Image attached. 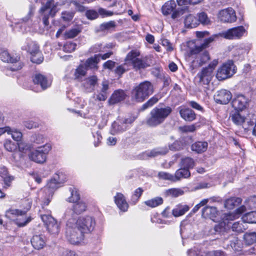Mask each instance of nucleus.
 <instances>
[{"label":"nucleus","mask_w":256,"mask_h":256,"mask_svg":"<svg viewBox=\"0 0 256 256\" xmlns=\"http://www.w3.org/2000/svg\"><path fill=\"white\" fill-rule=\"evenodd\" d=\"M65 236L66 239L72 244H78L82 242L85 234L78 226L75 219L66 220Z\"/></svg>","instance_id":"f257e3e1"},{"label":"nucleus","mask_w":256,"mask_h":256,"mask_svg":"<svg viewBox=\"0 0 256 256\" xmlns=\"http://www.w3.org/2000/svg\"><path fill=\"white\" fill-rule=\"evenodd\" d=\"M172 112L170 106L156 107L153 108L147 118L146 124L151 127H156L163 123Z\"/></svg>","instance_id":"f03ea898"},{"label":"nucleus","mask_w":256,"mask_h":256,"mask_svg":"<svg viewBox=\"0 0 256 256\" xmlns=\"http://www.w3.org/2000/svg\"><path fill=\"white\" fill-rule=\"evenodd\" d=\"M154 91V86L150 82H143L132 89V99L136 102H142L152 94Z\"/></svg>","instance_id":"7ed1b4c3"},{"label":"nucleus","mask_w":256,"mask_h":256,"mask_svg":"<svg viewBox=\"0 0 256 256\" xmlns=\"http://www.w3.org/2000/svg\"><path fill=\"white\" fill-rule=\"evenodd\" d=\"M42 209L44 213H42V210H40L41 219L46 226L47 230L50 234L56 236L60 232V224L50 215V210H45L44 207Z\"/></svg>","instance_id":"20e7f679"},{"label":"nucleus","mask_w":256,"mask_h":256,"mask_svg":"<svg viewBox=\"0 0 256 256\" xmlns=\"http://www.w3.org/2000/svg\"><path fill=\"white\" fill-rule=\"evenodd\" d=\"M218 64V60H214L207 67L202 68L196 75L199 79V82L202 84H208L213 78L214 70Z\"/></svg>","instance_id":"39448f33"},{"label":"nucleus","mask_w":256,"mask_h":256,"mask_svg":"<svg viewBox=\"0 0 256 256\" xmlns=\"http://www.w3.org/2000/svg\"><path fill=\"white\" fill-rule=\"evenodd\" d=\"M58 12L57 3L54 0H50L46 2L40 9V12L42 16V22L44 26H48L49 24L48 19L50 17H54Z\"/></svg>","instance_id":"423d86ee"},{"label":"nucleus","mask_w":256,"mask_h":256,"mask_svg":"<svg viewBox=\"0 0 256 256\" xmlns=\"http://www.w3.org/2000/svg\"><path fill=\"white\" fill-rule=\"evenodd\" d=\"M50 150V144H46L32 151L28 154L29 158L35 162L44 164L46 162L47 155Z\"/></svg>","instance_id":"0eeeda50"},{"label":"nucleus","mask_w":256,"mask_h":256,"mask_svg":"<svg viewBox=\"0 0 256 256\" xmlns=\"http://www.w3.org/2000/svg\"><path fill=\"white\" fill-rule=\"evenodd\" d=\"M75 222L84 234L91 233L96 224L94 218L90 216L80 217L75 220Z\"/></svg>","instance_id":"6e6552de"},{"label":"nucleus","mask_w":256,"mask_h":256,"mask_svg":"<svg viewBox=\"0 0 256 256\" xmlns=\"http://www.w3.org/2000/svg\"><path fill=\"white\" fill-rule=\"evenodd\" d=\"M134 120V118L132 116L118 118L112 124L111 134H115L126 130Z\"/></svg>","instance_id":"1a4fd4ad"},{"label":"nucleus","mask_w":256,"mask_h":256,"mask_svg":"<svg viewBox=\"0 0 256 256\" xmlns=\"http://www.w3.org/2000/svg\"><path fill=\"white\" fill-rule=\"evenodd\" d=\"M0 58L2 61L12 64L10 67L11 71H16L20 70L22 67V64L20 61V57L15 54H10L7 50H3L0 53Z\"/></svg>","instance_id":"9d476101"},{"label":"nucleus","mask_w":256,"mask_h":256,"mask_svg":"<svg viewBox=\"0 0 256 256\" xmlns=\"http://www.w3.org/2000/svg\"><path fill=\"white\" fill-rule=\"evenodd\" d=\"M86 206L82 201H78L74 203L72 208H68L64 214V218L66 220L74 218L76 220L78 215L80 214L86 210Z\"/></svg>","instance_id":"9b49d317"},{"label":"nucleus","mask_w":256,"mask_h":256,"mask_svg":"<svg viewBox=\"0 0 256 256\" xmlns=\"http://www.w3.org/2000/svg\"><path fill=\"white\" fill-rule=\"evenodd\" d=\"M235 73V66L232 62H228L218 69L216 77L219 80H222L231 77Z\"/></svg>","instance_id":"f8f14e48"},{"label":"nucleus","mask_w":256,"mask_h":256,"mask_svg":"<svg viewBox=\"0 0 256 256\" xmlns=\"http://www.w3.org/2000/svg\"><path fill=\"white\" fill-rule=\"evenodd\" d=\"M254 210L256 209V196H253L246 200L245 204L236 209V214L230 213L226 216V220H233L238 216V215L246 212V210Z\"/></svg>","instance_id":"ddd939ff"},{"label":"nucleus","mask_w":256,"mask_h":256,"mask_svg":"<svg viewBox=\"0 0 256 256\" xmlns=\"http://www.w3.org/2000/svg\"><path fill=\"white\" fill-rule=\"evenodd\" d=\"M247 30L243 26L230 28L221 34V36L228 40H238L247 35Z\"/></svg>","instance_id":"4468645a"},{"label":"nucleus","mask_w":256,"mask_h":256,"mask_svg":"<svg viewBox=\"0 0 256 256\" xmlns=\"http://www.w3.org/2000/svg\"><path fill=\"white\" fill-rule=\"evenodd\" d=\"M218 19L224 23H232L236 21V12L232 8H228L222 10L218 14Z\"/></svg>","instance_id":"2eb2a0df"},{"label":"nucleus","mask_w":256,"mask_h":256,"mask_svg":"<svg viewBox=\"0 0 256 256\" xmlns=\"http://www.w3.org/2000/svg\"><path fill=\"white\" fill-rule=\"evenodd\" d=\"M248 100L242 94L234 96L232 101V106L235 110L242 111L248 106Z\"/></svg>","instance_id":"dca6fc26"},{"label":"nucleus","mask_w":256,"mask_h":256,"mask_svg":"<svg viewBox=\"0 0 256 256\" xmlns=\"http://www.w3.org/2000/svg\"><path fill=\"white\" fill-rule=\"evenodd\" d=\"M232 98L231 92L226 90H221L217 92L216 94L214 96L216 102L222 104H228Z\"/></svg>","instance_id":"f3484780"},{"label":"nucleus","mask_w":256,"mask_h":256,"mask_svg":"<svg viewBox=\"0 0 256 256\" xmlns=\"http://www.w3.org/2000/svg\"><path fill=\"white\" fill-rule=\"evenodd\" d=\"M33 13L34 10L32 7H31L28 14L25 17L19 20L18 22L10 25L12 30L14 32L19 30L21 31L22 32H26V30H23L22 27L24 26L25 23L30 20L31 16L33 14Z\"/></svg>","instance_id":"a211bd4d"},{"label":"nucleus","mask_w":256,"mask_h":256,"mask_svg":"<svg viewBox=\"0 0 256 256\" xmlns=\"http://www.w3.org/2000/svg\"><path fill=\"white\" fill-rule=\"evenodd\" d=\"M228 240H229L230 242V246L236 252L240 250L242 244L241 241L236 236L226 233L224 236V242Z\"/></svg>","instance_id":"6ab92c4d"},{"label":"nucleus","mask_w":256,"mask_h":256,"mask_svg":"<svg viewBox=\"0 0 256 256\" xmlns=\"http://www.w3.org/2000/svg\"><path fill=\"white\" fill-rule=\"evenodd\" d=\"M22 206L24 207V210L19 209H10L6 212V215L10 216V214H18V215H25L27 212L30 208L32 205V202L28 200H24L22 202Z\"/></svg>","instance_id":"aec40b11"},{"label":"nucleus","mask_w":256,"mask_h":256,"mask_svg":"<svg viewBox=\"0 0 256 256\" xmlns=\"http://www.w3.org/2000/svg\"><path fill=\"white\" fill-rule=\"evenodd\" d=\"M109 82L107 80H103L98 90L96 99L99 101H105L109 94Z\"/></svg>","instance_id":"412c9836"},{"label":"nucleus","mask_w":256,"mask_h":256,"mask_svg":"<svg viewBox=\"0 0 256 256\" xmlns=\"http://www.w3.org/2000/svg\"><path fill=\"white\" fill-rule=\"evenodd\" d=\"M34 84L40 85L42 90H44L51 85V80L40 74H36L33 78Z\"/></svg>","instance_id":"4be33fe9"},{"label":"nucleus","mask_w":256,"mask_h":256,"mask_svg":"<svg viewBox=\"0 0 256 256\" xmlns=\"http://www.w3.org/2000/svg\"><path fill=\"white\" fill-rule=\"evenodd\" d=\"M180 116L186 121L192 122L196 118V114L190 108L180 106L178 108Z\"/></svg>","instance_id":"5701e85b"},{"label":"nucleus","mask_w":256,"mask_h":256,"mask_svg":"<svg viewBox=\"0 0 256 256\" xmlns=\"http://www.w3.org/2000/svg\"><path fill=\"white\" fill-rule=\"evenodd\" d=\"M31 243L35 249H42L46 244V236L42 234H35L33 236L31 239Z\"/></svg>","instance_id":"b1692460"},{"label":"nucleus","mask_w":256,"mask_h":256,"mask_svg":"<svg viewBox=\"0 0 256 256\" xmlns=\"http://www.w3.org/2000/svg\"><path fill=\"white\" fill-rule=\"evenodd\" d=\"M114 200L115 204L120 210L124 212L127 211L128 205L126 201L125 196L122 194L117 192L114 197Z\"/></svg>","instance_id":"393cba45"},{"label":"nucleus","mask_w":256,"mask_h":256,"mask_svg":"<svg viewBox=\"0 0 256 256\" xmlns=\"http://www.w3.org/2000/svg\"><path fill=\"white\" fill-rule=\"evenodd\" d=\"M126 95L122 90H115L108 100L110 104H114L125 100Z\"/></svg>","instance_id":"a878e982"},{"label":"nucleus","mask_w":256,"mask_h":256,"mask_svg":"<svg viewBox=\"0 0 256 256\" xmlns=\"http://www.w3.org/2000/svg\"><path fill=\"white\" fill-rule=\"evenodd\" d=\"M252 48L250 43H242L240 44L234 50V55L235 57L242 58L248 53Z\"/></svg>","instance_id":"bb28decb"},{"label":"nucleus","mask_w":256,"mask_h":256,"mask_svg":"<svg viewBox=\"0 0 256 256\" xmlns=\"http://www.w3.org/2000/svg\"><path fill=\"white\" fill-rule=\"evenodd\" d=\"M218 213L219 212L216 208L214 206H206L202 210V216L203 217L209 218L214 221L216 220L215 218H216Z\"/></svg>","instance_id":"cd10ccee"},{"label":"nucleus","mask_w":256,"mask_h":256,"mask_svg":"<svg viewBox=\"0 0 256 256\" xmlns=\"http://www.w3.org/2000/svg\"><path fill=\"white\" fill-rule=\"evenodd\" d=\"M176 4L174 0H170L164 3L162 8V12L164 16L170 15L176 8Z\"/></svg>","instance_id":"c85d7f7f"},{"label":"nucleus","mask_w":256,"mask_h":256,"mask_svg":"<svg viewBox=\"0 0 256 256\" xmlns=\"http://www.w3.org/2000/svg\"><path fill=\"white\" fill-rule=\"evenodd\" d=\"M202 51L197 52L196 54H197L194 62H196L199 66H202L206 64L210 58V56L208 52L204 51L200 52Z\"/></svg>","instance_id":"c756f323"},{"label":"nucleus","mask_w":256,"mask_h":256,"mask_svg":"<svg viewBox=\"0 0 256 256\" xmlns=\"http://www.w3.org/2000/svg\"><path fill=\"white\" fill-rule=\"evenodd\" d=\"M32 50H30V52H34L33 54H30V60L33 63L40 64L42 62L44 58L42 54L40 51L34 44H33Z\"/></svg>","instance_id":"7c9ffc66"},{"label":"nucleus","mask_w":256,"mask_h":256,"mask_svg":"<svg viewBox=\"0 0 256 256\" xmlns=\"http://www.w3.org/2000/svg\"><path fill=\"white\" fill-rule=\"evenodd\" d=\"M16 216L14 222L18 227H24L26 226L32 220V218L30 216L25 215L13 214Z\"/></svg>","instance_id":"2f4dec72"},{"label":"nucleus","mask_w":256,"mask_h":256,"mask_svg":"<svg viewBox=\"0 0 256 256\" xmlns=\"http://www.w3.org/2000/svg\"><path fill=\"white\" fill-rule=\"evenodd\" d=\"M208 144L206 142L198 141L193 144L191 146L192 150L198 154L206 152L208 148Z\"/></svg>","instance_id":"473e14b6"},{"label":"nucleus","mask_w":256,"mask_h":256,"mask_svg":"<svg viewBox=\"0 0 256 256\" xmlns=\"http://www.w3.org/2000/svg\"><path fill=\"white\" fill-rule=\"evenodd\" d=\"M230 118L236 125H242L245 121L244 116H242L239 111H232L230 114Z\"/></svg>","instance_id":"72a5a7b5"},{"label":"nucleus","mask_w":256,"mask_h":256,"mask_svg":"<svg viewBox=\"0 0 256 256\" xmlns=\"http://www.w3.org/2000/svg\"><path fill=\"white\" fill-rule=\"evenodd\" d=\"M184 24L186 28H196L199 24L197 17L190 14L186 17Z\"/></svg>","instance_id":"f704fd0d"},{"label":"nucleus","mask_w":256,"mask_h":256,"mask_svg":"<svg viewBox=\"0 0 256 256\" xmlns=\"http://www.w3.org/2000/svg\"><path fill=\"white\" fill-rule=\"evenodd\" d=\"M97 82L98 78L96 76H92L86 78L82 83V85L87 91L90 92L94 90Z\"/></svg>","instance_id":"c9c22d12"},{"label":"nucleus","mask_w":256,"mask_h":256,"mask_svg":"<svg viewBox=\"0 0 256 256\" xmlns=\"http://www.w3.org/2000/svg\"><path fill=\"white\" fill-rule=\"evenodd\" d=\"M190 176V173L188 169L181 167L176 172L174 175V182L182 178H188Z\"/></svg>","instance_id":"e433bc0d"},{"label":"nucleus","mask_w":256,"mask_h":256,"mask_svg":"<svg viewBox=\"0 0 256 256\" xmlns=\"http://www.w3.org/2000/svg\"><path fill=\"white\" fill-rule=\"evenodd\" d=\"M0 176L4 179L5 184L8 186L14 180V177L8 174L6 167L3 166H0Z\"/></svg>","instance_id":"4c0bfd02"},{"label":"nucleus","mask_w":256,"mask_h":256,"mask_svg":"<svg viewBox=\"0 0 256 256\" xmlns=\"http://www.w3.org/2000/svg\"><path fill=\"white\" fill-rule=\"evenodd\" d=\"M168 152V149L166 148H161L146 152L144 154L148 157H155L158 155L166 154Z\"/></svg>","instance_id":"58836bf2"},{"label":"nucleus","mask_w":256,"mask_h":256,"mask_svg":"<svg viewBox=\"0 0 256 256\" xmlns=\"http://www.w3.org/2000/svg\"><path fill=\"white\" fill-rule=\"evenodd\" d=\"M241 202L242 200L239 198H230L225 201L224 206L228 209H232Z\"/></svg>","instance_id":"ea45409f"},{"label":"nucleus","mask_w":256,"mask_h":256,"mask_svg":"<svg viewBox=\"0 0 256 256\" xmlns=\"http://www.w3.org/2000/svg\"><path fill=\"white\" fill-rule=\"evenodd\" d=\"M190 208L187 205L180 204L172 210V214L175 217H178L184 214Z\"/></svg>","instance_id":"a19ab883"},{"label":"nucleus","mask_w":256,"mask_h":256,"mask_svg":"<svg viewBox=\"0 0 256 256\" xmlns=\"http://www.w3.org/2000/svg\"><path fill=\"white\" fill-rule=\"evenodd\" d=\"M214 36H210L206 38L202 44L200 46H196L195 48L192 50V54H196L197 52L202 51V50L206 48L208 45L214 40Z\"/></svg>","instance_id":"79ce46f5"},{"label":"nucleus","mask_w":256,"mask_h":256,"mask_svg":"<svg viewBox=\"0 0 256 256\" xmlns=\"http://www.w3.org/2000/svg\"><path fill=\"white\" fill-rule=\"evenodd\" d=\"M98 56L95 54L93 57L88 58L84 64L86 70L96 67V64L99 62Z\"/></svg>","instance_id":"37998d69"},{"label":"nucleus","mask_w":256,"mask_h":256,"mask_svg":"<svg viewBox=\"0 0 256 256\" xmlns=\"http://www.w3.org/2000/svg\"><path fill=\"white\" fill-rule=\"evenodd\" d=\"M244 242L247 245H252L256 242V232H247L244 236Z\"/></svg>","instance_id":"c03bdc74"},{"label":"nucleus","mask_w":256,"mask_h":256,"mask_svg":"<svg viewBox=\"0 0 256 256\" xmlns=\"http://www.w3.org/2000/svg\"><path fill=\"white\" fill-rule=\"evenodd\" d=\"M140 55V53L138 51L132 50L127 54L124 61L126 62H129V66H130V64L132 63L135 60L138 59V57Z\"/></svg>","instance_id":"a18cd8bd"},{"label":"nucleus","mask_w":256,"mask_h":256,"mask_svg":"<svg viewBox=\"0 0 256 256\" xmlns=\"http://www.w3.org/2000/svg\"><path fill=\"white\" fill-rule=\"evenodd\" d=\"M242 220L243 222L246 223H256V212L252 211L244 214Z\"/></svg>","instance_id":"49530a36"},{"label":"nucleus","mask_w":256,"mask_h":256,"mask_svg":"<svg viewBox=\"0 0 256 256\" xmlns=\"http://www.w3.org/2000/svg\"><path fill=\"white\" fill-rule=\"evenodd\" d=\"M70 192L71 196L67 199V201L70 202L74 203L80 200V196L78 190L74 188H70Z\"/></svg>","instance_id":"de8ad7c7"},{"label":"nucleus","mask_w":256,"mask_h":256,"mask_svg":"<svg viewBox=\"0 0 256 256\" xmlns=\"http://www.w3.org/2000/svg\"><path fill=\"white\" fill-rule=\"evenodd\" d=\"M194 166V160L190 157H186L182 158L180 162V166L187 168H192Z\"/></svg>","instance_id":"09e8293b"},{"label":"nucleus","mask_w":256,"mask_h":256,"mask_svg":"<svg viewBox=\"0 0 256 256\" xmlns=\"http://www.w3.org/2000/svg\"><path fill=\"white\" fill-rule=\"evenodd\" d=\"M132 66L136 70H140L147 68L148 65L144 60L138 58L130 64V66Z\"/></svg>","instance_id":"8fccbe9b"},{"label":"nucleus","mask_w":256,"mask_h":256,"mask_svg":"<svg viewBox=\"0 0 256 256\" xmlns=\"http://www.w3.org/2000/svg\"><path fill=\"white\" fill-rule=\"evenodd\" d=\"M86 70L84 65L80 64L74 70V78L81 80L86 74Z\"/></svg>","instance_id":"3c124183"},{"label":"nucleus","mask_w":256,"mask_h":256,"mask_svg":"<svg viewBox=\"0 0 256 256\" xmlns=\"http://www.w3.org/2000/svg\"><path fill=\"white\" fill-rule=\"evenodd\" d=\"M198 20L199 24L200 23L204 26L209 25L211 23L210 18L208 16L207 14L204 12H201L198 14Z\"/></svg>","instance_id":"603ef678"},{"label":"nucleus","mask_w":256,"mask_h":256,"mask_svg":"<svg viewBox=\"0 0 256 256\" xmlns=\"http://www.w3.org/2000/svg\"><path fill=\"white\" fill-rule=\"evenodd\" d=\"M162 202L163 200L160 197H156L144 202V204L146 206L152 208H155L162 204Z\"/></svg>","instance_id":"864d4df0"},{"label":"nucleus","mask_w":256,"mask_h":256,"mask_svg":"<svg viewBox=\"0 0 256 256\" xmlns=\"http://www.w3.org/2000/svg\"><path fill=\"white\" fill-rule=\"evenodd\" d=\"M33 44H34L36 46L39 48L38 44L30 39H27L25 43L22 46V50H26L30 54H33L34 52H30V50H32Z\"/></svg>","instance_id":"5fc2aeb1"},{"label":"nucleus","mask_w":256,"mask_h":256,"mask_svg":"<svg viewBox=\"0 0 256 256\" xmlns=\"http://www.w3.org/2000/svg\"><path fill=\"white\" fill-rule=\"evenodd\" d=\"M8 134L11 135L12 139L18 142L21 140L22 136L21 132L14 128H10V130Z\"/></svg>","instance_id":"6e6d98bb"},{"label":"nucleus","mask_w":256,"mask_h":256,"mask_svg":"<svg viewBox=\"0 0 256 256\" xmlns=\"http://www.w3.org/2000/svg\"><path fill=\"white\" fill-rule=\"evenodd\" d=\"M129 62H124V64L118 66L115 69V73L118 76H120L126 71L130 69Z\"/></svg>","instance_id":"4d7b16f0"},{"label":"nucleus","mask_w":256,"mask_h":256,"mask_svg":"<svg viewBox=\"0 0 256 256\" xmlns=\"http://www.w3.org/2000/svg\"><path fill=\"white\" fill-rule=\"evenodd\" d=\"M166 194L172 197H178L184 194V191L182 188H174L166 190Z\"/></svg>","instance_id":"13d9d810"},{"label":"nucleus","mask_w":256,"mask_h":256,"mask_svg":"<svg viewBox=\"0 0 256 256\" xmlns=\"http://www.w3.org/2000/svg\"><path fill=\"white\" fill-rule=\"evenodd\" d=\"M144 190L141 188H138L134 191L131 198V202L134 204L138 202Z\"/></svg>","instance_id":"bf43d9fd"},{"label":"nucleus","mask_w":256,"mask_h":256,"mask_svg":"<svg viewBox=\"0 0 256 256\" xmlns=\"http://www.w3.org/2000/svg\"><path fill=\"white\" fill-rule=\"evenodd\" d=\"M80 31L78 28H73L66 31L64 36L66 38H72L77 36Z\"/></svg>","instance_id":"052dcab7"},{"label":"nucleus","mask_w":256,"mask_h":256,"mask_svg":"<svg viewBox=\"0 0 256 256\" xmlns=\"http://www.w3.org/2000/svg\"><path fill=\"white\" fill-rule=\"evenodd\" d=\"M6 150L8 152H13L17 148V145L10 140H6L4 143Z\"/></svg>","instance_id":"680f3d73"},{"label":"nucleus","mask_w":256,"mask_h":256,"mask_svg":"<svg viewBox=\"0 0 256 256\" xmlns=\"http://www.w3.org/2000/svg\"><path fill=\"white\" fill-rule=\"evenodd\" d=\"M187 254L188 256H204V252L202 253L198 247H194L188 250Z\"/></svg>","instance_id":"e2e57ef3"},{"label":"nucleus","mask_w":256,"mask_h":256,"mask_svg":"<svg viewBox=\"0 0 256 256\" xmlns=\"http://www.w3.org/2000/svg\"><path fill=\"white\" fill-rule=\"evenodd\" d=\"M52 178L54 180L57 181L56 182L60 186L66 180L65 175L62 172H58Z\"/></svg>","instance_id":"0e129e2a"},{"label":"nucleus","mask_w":256,"mask_h":256,"mask_svg":"<svg viewBox=\"0 0 256 256\" xmlns=\"http://www.w3.org/2000/svg\"><path fill=\"white\" fill-rule=\"evenodd\" d=\"M183 146V142L182 140H177L169 146V149L172 150H180L182 148Z\"/></svg>","instance_id":"69168bd1"},{"label":"nucleus","mask_w":256,"mask_h":256,"mask_svg":"<svg viewBox=\"0 0 256 256\" xmlns=\"http://www.w3.org/2000/svg\"><path fill=\"white\" fill-rule=\"evenodd\" d=\"M232 231L236 232H243L244 230L246 229L243 224L240 222H234L232 226Z\"/></svg>","instance_id":"338daca9"},{"label":"nucleus","mask_w":256,"mask_h":256,"mask_svg":"<svg viewBox=\"0 0 256 256\" xmlns=\"http://www.w3.org/2000/svg\"><path fill=\"white\" fill-rule=\"evenodd\" d=\"M204 256H227L226 254L221 250H216L204 252Z\"/></svg>","instance_id":"774afa93"}]
</instances>
